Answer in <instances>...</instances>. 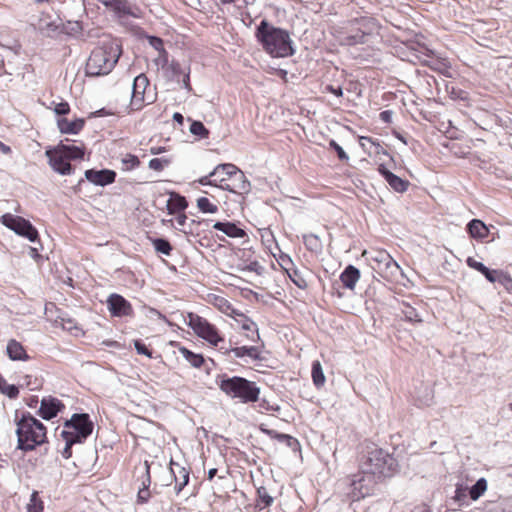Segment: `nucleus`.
<instances>
[{"label":"nucleus","mask_w":512,"mask_h":512,"mask_svg":"<svg viewBox=\"0 0 512 512\" xmlns=\"http://www.w3.org/2000/svg\"><path fill=\"white\" fill-rule=\"evenodd\" d=\"M17 448L30 452L48 442L46 426L26 412L16 419Z\"/></svg>","instance_id":"nucleus-3"},{"label":"nucleus","mask_w":512,"mask_h":512,"mask_svg":"<svg viewBox=\"0 0 512 512\" xmlns=\"http://www.w3.org/2000/svg\"><path fill=\"white\" fill-rule=\"evenodd\" d=\"M152 244L158 253L169 256L173 250L172 245L163 238L152 239Z\"/></svg>","instance_id":"nucleus-42"},{"label":"nucleus","mask_w":512,"mask_h":512,"mask_svg":"<svg viewBox=\"0 0 512 512\" xmlns=\"http://www.w3.org/2000/svg\"><path fill=\"white\" fill-rule=\"evenodd\" d=\"M188 207L186 198L178 193H171L169 200L167 201V210L169 214H177L185 211Z\"/></svg>","instance_id":"nucleus-29"},{"label":"nucleus","mask_w":512,"mask_h":512,"mask_svg":"<svg viewBox=\"0 0 512 512\" xmlns=\"http://www.w3.org/2000/svg\"><path fill=\"white\" fill-rule=\"evenodd\" d=\"M219 387L226 395L238 398L242 403L257 402L260 395V389L255 382L239 376L223 378Z\"/></svg>","instance_id":"nucleus-7"},{"label":"nucleus","mask_w":512,"mask_h":512,"mask_svg":"<svg viewBox=\"0 0 512 512\" xmlns=\"http://www.w3.org/2000/svg\"><path fill=\"white\" fill-rule=\"evenodd\" d=\"M380 119L383 122L389 123L391 121V112L388 110L382 111L380 113Z\"/></svg>","instance_id":"nucleus-60"},{"label":"nucleus","mask_w":512,"mask_h":512,"mask_svg":"<svg viewBox=\"0 0 512 512\" xmlns=\"http://www.w3.org/2000/svg\"><path fill=\"white\" fill-rule=\"evenodd\" d=\"M213 186L235 194H245L250 190V183L245 174L234 164L217 165L211 172Z\"/></svg>","instance_id":"nucleus-4"},{"label":"nucleus","mask_w":512,"mask_h":512,"mask_svg":"<svg viewBox=\"0 0 512 512\" xmlns=\"http://www.w3.org/2000/svg\"><path fill=\"white\" fill-rule=\"evenodd\" d=\"M325 91L334 94L337 97L343 96V91L341 87H334L333 85H327L325 87Z\"/></svg>","instance_id":"nucleus-58"},{"label":"nucleus","mask_w":512,"mask_h":512,"mask_svg":"<svg viewBox=\"0 0 512 512\" xmlns=\"http://www.w3.org/2000/svg\"><path fill=\"white\" fill-rule=\"evenodd\" d=\"M329 148L333 149L336 152L340 161L345 163L349 161V156L335 140L329 141Z\"/></svg>","instance_id":"nucleus-48"},{"label":"nucleus","mask_w":512,"mask_h":512,"mask_svg":"<svg viewBox=\"0 0 512 512\" xmlns=\"http://www.w3.org/2000/svg\"><path fill=\"white\" fill-rule=\"evenodd\" d=\"M63 440L65 441V447L62 450V456L65 459H69L72 457V454H73V452H72L73 445L78 444V443L73 440H69V439H63Z\"/></svg>","instance_id":"nucleus-54"},{"label":"nucleus","mask_w":512,"mask_h":512,"mask_svg":"<svg viewBox=\"0 0 512 512\" xmlns=\"http://www.w3.org/2000/svg\"><path fill=\"white\" fill-rule=\"evenodd\" d=\"M213 228L222 231L227 236L232 238H242L245 236V231L231 222H216Z\"/></svg>","instance_id":"nucleus-30"},{"label":"nucleus","mask_w":512,"mask_h":512,"mask_svg":"<svg viewBox=\"0 0 512 512\" xmlns=\"http://www.w3.org/2000/svg\"><path fill=\"white\" fill-rule=\"evenodd\" d=\"M175 215H176V217H175L176 223L179 226H184L187 221V215L185 214V212L183 211V212L177 213Z\"/></svg>","instance_id":"nucleus-59"},{"label":"nucleus","mask_w":512,"mask_h":512,"mask_svg":"<svg viewBox=\"0 0 512 512\" xmlns=\"http://www.w3.org/2000/svg\"><path fill=\"white\" fill-rule=\"evenodd\" d=\"M85 178L95 185L106 186L115 182L116 172L110 169H88L85 171Z\"/></svg>","instance_id":"nucleus-16"},{"label":"nucleus","mask_w":512,"mask_h":512,"mask_svg":"<svg viewBox=\"0 0 512 512\" xmlns=\"http://www.w3.org/2000/svg\"><path fill=\"white\" fill-rule=\"evenodd\" d=\"M170 471L174 476L175 491L177 494H179L184 489V487L189 483L190 470L180 465L178 462L171 460Z\"/></svg>","instance_id":"nucleus-18"},{"label":"nucleus","mask_w":512,"mask_h":512,"mask_svg":"<svg viewBox=\"0 0 512 512\" xmlns=\"http://www.w3.org/2000/svg\"><path fill=\"white\" fill-rule=\"evenodd\" d=\"M359 144H360V146L364 150H368L369 149L368 145L374 146L375 147V152H377V153L379 152L380 149H382L380 144L376 143L371 137L361 136L359 138Z\"/></svg>","instance_id":"nucleus-52"},{"label":"nucleus","mask_w":512,"mask_h":512,"mask_svg":"<svg viewBox=\"0 0 512 512\" xmlns=\"http://www.w3.org/2000/svg\"><path fill=\"white\" fill-rule=\"evenodd\" d=\"M487 490V481L485 478H480L477 482L470 488L469 496L472 500H478Z\"/></svg>","instance_id":"nucleus-37"},{"label":"nucleus","mask_w":512,"mask_h":512,"mask_svg":"<svg viewBox=\"0 0 512 512\" xmlns=\"http://www.w3.org/2000/svg\"><path fill=\"white\" fill-rule=\"evenodd\" d=\"M466 497V488L462 485H457L455 490V499L460 501Z\"/></svg>","instance_id":"nucleus-57"},{"label":"nucleus","mask_w":512,"mask_h":512,"mask_svg":"<svg viewBox=\"0 0 512 512\" xmlns=\"http://www.w3.org/2000/svg\"><path fill=\"white\" fill-rule=\"evenodd\" d=\"M120 169L123 172H130L140 167L141 161L138 156L132 153H122L119 155Z\"/></svg>","instance_id":"nucleus-32"},{"label":"nucleus","mask_w":512,"mask_h":512,"mask_svg":"<svg viewBox=\"0 0 512 512\" xmlns=\"http://www.w3.org/2000/svg\"><path fill=\"white\" fill-rule=\"evenodd\" d=\"M247 268L249 271L257 272L261 268V266L258 261H252L250 262Z\"/></svg>","instance_id":"nucleus-61"},{"label":"nucleus","mask_w":512,"mask_h":512,"mask_svg":"<svg viewBox=\"0 0 512 512\" xmlns=\"http://www.w3.org/2000/svg\"><path fill=\"white\" fill-rule=\"evenodd\" d=\"M286 274L298 288L304 290L308 287L307 281L305 280V278L302 276L301 272L298 269L293 267L292 270L286 272Z\"/></svg>","instance_id":"nucleus-43"},{"label":"nucleus","mask_w":512,"mask_h":512,"mask_svg":"<svg viewBox=\"0 0 512 512\" xmlns=\"http://www.w3.org/2000/svg\"><path fill=\"white\" fill-rule=\"evenodd\" d=\"M183 83L186 89L191 90L189 73L184 74Z\"/></svg>","instance_id":"nucleus-63"},{"label":"nucleus","mask_w":512,"mask_h":512,"mask_svg":"<svg viewBox=\"0 0 512 512\" xmlns=\"http://www.w3.org/2000/svg\"><path fill=\"white\" fill-rule=\"evenodd\" d=\"M231 318L235 321L237 328L242 331V335L247 341L258 342L260 340L258 326L250 317L236 310Z\"/></svg>","instance_id":"nucleus-14"},{"label":"nucleus","mask_w":512,"mask_h":512,"mask_svg":"<svg viewBox=\"0 0 512 512\" xmlns=\"http://www.w3.org/2000/svg\"><path fill=\"white\" fill-rule=\"evenodd\" d=\"M217 474V469L216 468H212L208 471V480H212L215 475Z\"/></svg>","instance_id":"nucleus-64"},{"label":"nucleus","mask_w":512,"mask_h":512,"mask_svg":"<svg viewBox=\"0 0 512 512\" xmlns=\"http://www.w3.org/2000/svg\"><path fill=\"white\" fill-rule=\"evenodd\" d=\"M358 468L360 472L381 480L394 475L398 468V462L392 454L376 443L365 442L358 454Z\"/></svg>","instance_id":"nucleus-1"},{"label":"nucleus","mask_w":512,"mask_h":512,"mask_svg":"<svg viewBox=\"0 0 512 512\" xmlns=\"http://www.w3.org/2000/svg\"><path fill=\"white\" fill-rule=\"evenodd\" d=\"M107 306L110 314L114 317L132 316L134 312L131 303L117 293L109 295Z\"/></svg>","instance_id":"nucleus-15"},{"label":"nucleus","mask_w":512,"mask_h":512,"mask_svg":"<svg viewBox=\"0 0 512 512\" xmlns=\"http://www.w3.org/2000/svg\"><path fill=\"white\" fill-rule=\"evenodd\" d=\"M372 261L378 264V269H385L392 271L394 269H399L398 263L393 259V257L384 249H375L372 251L371 256Z\"/></svg>","instance_id":"nucleus-20"},{"label":"nucleus","mask_w":512,"mask_h":512,"mask_svg":"<svg viewBox=\"0 0 512 512\" xmlns=\"http://www.w3.org/2000/svg\"><path fill=\"white\" fill-rule=\"evenodd\" d=\"M1 223L29 241L34 242L38 238L36 228L23 217L6 213L1 217Z\"/></svg>","instance_id":"nucleus-12"},{"label":"nucleus","mask_w":512,"mask_h":512,"mask_svg":"<svg viewBox=\"0 0 512 512\" xmlns=\"http://www.w3.org/2000/svg\"><path fill=\"white\" fill-rule=\"evenodd\" d=\"M303 242L305 247L313 252H317L322 248V242L315 234H307L303 236Z\"/></svg>","instance_id":"nucleus-41"},{"label":"nucleus","mask_w":512,"mask_h":512,"mask_svg":"<svg viewBox=\"0 0 512 512\" xmlns=\"http://www.w3.org/2000/svg\"><path fill=\"white\" fill-rule=\"evenodd\" d=\"M277 262L279 266L285 271L289 272L294 267V263L289 255L280 253V255L277 258Z\"/></svg>","instance_id":"nucleus-47"},{"label":"nucleus","mask_w":512,"mask_h":512,"mask_svg":"<svg viewBox=\"0 0 512 512\" xmlns=\"http://www.w3.org/2000/svg\"><path fill=\"white\" fill-rule=\"evenodd\" d=\"M197 207L203 213L215 214L218 212V205L211 202L207 197L198 198Z\"/></svg>","instance_id":"nucleus-40"},{"label":"nucleus","mask_w":512,"mask_h":512,"mask_svg":"<svg viewBox=\"0 0 512 512\" xmlns=\"http://www.w3.org/2000/svg\"><path fill=\"white\" fill-rule=\"evenodd\" d=\"M378 481L375 476L364 474L359 470L357 474L352 476L347 494L352 501H360L372 495Z\"/></svg>","instance_id":"nucleus-11"},{"label":"nucleus","mask_w":512,"mask_h":512,"mask_svg":"<svg viewBox=\"0 0 512 512\" xmlns=\"http://www.w3.org/2000/svg\"><path fill=\"white\" fill-rule=\"evenodd\" d=\"M467 231L471 237L484 239L488 236L489 230L483 221L478 219L471 220L467 225Z\"/></svg>","instance_id":"nucleus-31"},{"label":"nucleus","mask_w":512,"mask_h":512,"mask_svg":"<svg viewBox=\"0 0 512 512\" xmlns=\"http://www.w3.org/2000/svg\"><path fill=\"white\" fill-rule=\"evenodd\" d=\"M377 171L395 191L405 192L408 189L409 182L390 172L384 164H380Z\"/></svg>","instance_id":"nucleus-19"},{"label":"nucleus","mask_w":512,"mask_h":512,"mask_svg":"<svg viewBox=\"0 0 512 512\" xmlns=\"http://www.w3.org/2000/svg\"><path fill=\"white\" fill-rule=\"evenodd\" d=\"M0 392L10 399H16L19 396L18 387L8 383L2 376H0Z\"/></svg>","instance_id":"nucleus-39"},{"label":"nucleus","mask_w":512,"mask_h":512,"mask_svg":"<svg viewBox=\"0 0 512 512\" xmlns=\"http://www.w3.org/2000/svg\"><path fill=\"white\" fill-rule=\"evenodd\" d=\"M170 164V160L168 158H153L149 161V168L151 170L161 172Z\"/></svg>","instance_id":"nucleus-46"},{"label":"nucleus","mask_w":512,"mask_h":512,"mask_svg":"<svg viewBox=\"0 0 512 512\" xmlns=\"http://www.w3.org/2000/svg\"><path fill=\"white\" fill-rule=\"evenodd\" d=\"M205 301L229 317L237 310L225 297L215 293L207 294Z\"/></svg>","instance_id":"nucleus-22"},{"label":"nucleus","mask_w":512,"mask_h":512,"mask_svg":"<svg viewBox=\"0 0 512 512\" xmlns=\"http://www.w3.org/2000/svg\"><path fill=\"white\" fill-rule=\"evenodd\" d=\"M184 321L192 329L194 335L204 340L209 346L216 348L224 342V335L220 329L208 319L194 312H188Z\"/></svg>","instance_id":"nucleus-8"},{"label":"nucleus","mask_w":512,"mask_h":512,"mask_svg":"<svg viewBox=\"0 0 512 512\" xmlns=\"http://www.w3.org/2000/svg\"><path fill=\"white\" fill-rule=\"evenodd\" d=\"M240 341H233L230 339V347H220V350L224 355H231L238 359L249 358L252 361H259L262 359V349L260 346L256 345H242L240 346Z\"/></svg>","instance_id":"nucleus-13"},{"label":"nucleus","mask_w":512,"mask_h":512,"mask_svg":"<svg viewBox=\"0 0 512 512\" xmlns=\"http://www.w3.org/2000/svg\"><path fill=\"white\" fill-rule=\"evenodd\" d=\"M190 132L195 136H199L200 138H207L209 135L208 129L200 121H193L191 123Z\"/></svg>","instance_id":"nucleus-44"},{"label":"nucleus","mask_w":512,"mask_h":512,"mask_svg":"<svg viewBox=\"0 0 512 512\" xmlns=\"http://www.w3.org/2000/svg\"><path fill=\"white\" fill-rule=\"evenodd\" d=\"M261 431L267 434L270 438L276 439L280 442H283L286 446L290 447L292 450L296 451L300 448L299 441L288 434L278 433L275 430L265 429L262 426L260 427Z\"/></svg>","instance_id":"nucleus-25"},{"label":"nucleus","mask_w":512,"mask_h":512,"mask_svg":"<svg viewBox=\"0 0 512 512\" xmlns=\"http://www.w3.org/2000/svg\"><path fill=\"white\" fill-rule=\"evenodd\" d=\"M121 55L118 45H103L95 48L86 63V73L91 76L106 75L112 71Z\"/></svg>","instance_id":"nucleus-6"},{"label":"nucleus","mask_w":512,"mask_h":512,"mask_svg":"<svg viewBox=\"0 0 512 512\" xmlns=\"http://www.w3.org/2000/svg\"><path fill=\"white\" fill-rule=\"evenodd\" d=\"M145 467H146V472H145V478L142 481V488H140L137 493V503L138 504L147 503L151 497V492H150L149 487H150L152 481H151V475H150V465H149L148 461H145Z\"/></svg>","instance_id":"nucleus-28"},{"label":"nucleus","mask_w":512,"mask_h":512,"mask_svg":"<svg viewBox=\"0 0 512 512\" xmlns=\"http://www.w3.org/2000/svg\"><path fill=\"white\" fill-rule=\"evenodd\" d=\"M197 182L203 186H213V177L211 176V172L208 175L200 177Z\"/></svg>","instance_id":"nucleus-56"},{"label":"nucleus","mask_w":512,"mask_h":512,"mask_svg":"<svg viewBox=\"0 0 512 512\" xmlns=\"http://www.w3.org/2000/svg\"><path fill=\"white\" fill-rule=\"evenodd\" d=\"M311 376H312L313 384L317 388H322L325 385L326 377L324 375L320 361H318V360L313 361Z\"/></svg>","instance_id":"nucleus-35"},{"label":"nucleus","mask_w":512,"mask_h":512,"mask_svg":"<svg viewBox=\"0 0 512 512\" xmlns=\"http://www.w3.org/2000/svg\"><path fill=\"white\" fill-rule=\"evenodd\" d=\"M61 326L64 330L73 332L74 330H79L76 323L72 319H61Z\"/></svg>","instance_id":"nucleus-55"},{"label":"nucleus","mask_w":512,"mask_h":512,"mask_svg":"<svg viewBox=\"0 0 512 512\" xmlns=\"http://www.w3.org/2000/svg\"><path fill=\"white\" fill-rule=\"evenodd\" d=\"M134 347H135V349H136L138 354L145 355L148 358H152L153 357L152 350L149 349L145 345V343L142 342V340H140V339L134 340Z\"/></svg>","instance_id":"nucleus-50"},{"label":"nucleus","mask_w":512,"mask_h":512,"mask_svg":"<svg viewBox=\"0 0 512 512\" xmlns=\"http://www.w3.org/2000/svg\"><path fill=\"white\" fill-rule=\"evenodd\" d=\"M255 36L263 50L274 58L292 56L294 49L289 33L262 20L256 29Z\"/></svg>","instance_id":"nucleus-2"},{"label":"nucleus","mask_w":512,"mask_h":512,"mask_svg":"<svg viewBox=\"0 0 512 512\" xmlns=\"http://www.w3.org/2000/svg\"><path fill=\"white\" fill-rule=\"evenodd\" d=\"M64 404L57 398L48 397L41 400L39 415L45 419L50 420L57 416V414L64 408Z\"/></svg>","instance_id":"nucleus-17"},{"label":"nucleus","mask_w":512,"mask_h":512,"mask_svg":"<svg viewBox=\"0 0 512 512\" xmlns=\"http://www.w3.org/2000/svg\"><path fill=\"white\" fill-rule=\"evenodd\" d=\"M6 354L8 358L12 361H29L31 357L29 356L26 348L17 341L16 339H10L7 343Z\"/></svg>","instance_id":"nucleus-21"},{"label":"nucleus","mask_w":512,"mask_h":512,"mask_svg":"<svg viewBox=\"0 0 512 512\" xmlns=\"http://www.w3.org/2000/svg\"><path fill=\"white\" fill-rule=\"evenodd\" d=\"M173 120L176 121L177 123H179L180 125H182L184 122V117L181 113L176 112L173 115Z\"/></svg>","instance_id":"nucleus-62"},{"label":"nucleus","mask_w":512,"mask_h":512,"mask_svg":"<svg viewBox=\"0 0 512 512\" xmlns=\"http://www.w3.org/2000/svg\"><path fill=\"white\" fill-rule=\"evenodd\" d=\"M273 501V497L270 496L265 487H259L257 489V500L255 508L258 510V512L270 507L273 504Z\"/></svg>","instance_id":"nucleus-34"},{"label":"nucleus","mask_w":512,"mask_h":512,"mask_svg":"<svg viewBox=\"0 0 512 512\" xmlns=\"http://www.w3.org/2000/svg\"><path fill=\"white\" fill-rule=\"evenodd\" d=\"M358 21L355 20L350 23L348 28V33L345 37L342 38V41L346 45H355L358 43H363L366 37V33L362 31L360 28L354 27Z\"/></svg>","instance_id":"nucleus-27"},{"label":"nucleus","mask_w":512,"mask_h":512,"mask_svg":"<svg viewBox=\"0 0 512 512\" xmlns=\"http://www.w3.org/2000/svg\"><path fill=\"white\" fill-rule=\"evenodd\" d=\"M483 275L491 283L498 282L508 291L512 289V278L507 272L489 269V273Z\"/></svg>","instance_id":"nucleus-26"},{"label":"nucleus","mask_w":512,"mask_h":512,"mask_svg":"<svg viewBox=\"0 0 512 512\" xmlns=\"http://www.w3.org/2000/svg\"><path fill=\"white\" fill-rule=\"evenodd\" d=\"M178 351L180 354L195 368H201L205 362L202 354H197L184 346H179Z\"/></svg>","instance_id":"nucleus-33"},{"label":"nucleus","mask_w":512,"mask_h":512,"mask_svg":"<svg viewBox=\"0 0 512 512\" xmlns=\"http://www.w3.org/2000/svg\"><path fill=\"white\" fill-rule=\"evenodd\" d=\"M402 314L404 316V319L411 323H421L422 318L416 311L414 307L407 303H403L402 305Z\"/></svg>","instance_id":"nucleus-38"},{"label":"nucleus","mask_w":512,"mask_h":512,"mask_svg":"<svg viewBox=\"0 0 512 512\" xmlns=\"http://www.w3.org/2000/svg\"><path fill=\"white\" fill-rule=\"evenodd\" d=\"M94 424L87 413H74L69 420L63 424L60 433L62 439L73 440L79 444L84 443L92 434Z\"/></svg>","instance_id":"nucleus-9"},{"label":"nucleus","mask_w":512,"mask_h":512,"mask_svg":"<svg viewBox=\"0 0 512 512\" xmlns=\"http://www.w3.org/2000/svg\"><path fill=\"white\" fill-rule=\"evenodd\" d=\"M156 93L150 85L148 77L141 73L134 78L132 86V95L129 108L131 111H140L146 105L154 103Z\"/></svg>","instance_id":"nucleus-10"},{"label":"nucleus","mask_w":512,"mask_h":512,"mask_svg":"<svg viewBox=\"0 0 512 512\" xmlns=\"http://www.w3.org/2000/svg\"><path fill=\"white\" fill-rule=\"evenodd\" d=\"M108 5L123 15L130 13V6L126 0H111Z\"/></svg>","instance_id":"nucleus-45"},{"label":"nucleus","mask_w":512,"mask_h":512,"mask_svg":"<svg viewBox=\"0 0 512 512\" xmlns=\"http://www.w3.org/2000/svg\"><path fill=\"white\" fill-rule=\"evenodd\" d=\"M466 263L470 268L480 272L481 274L489 273V268H487L483 263L477 261L473 257H468Z\"/></svg>","instance_id":"nucleus-49"},{"label":"nucleus","mask_w":512,"mask_h":512,"mask_svg":"<svg viewBox=\"0 0 512 512\" xmlns=\"http://www.w3.org/2000/svg\"><path fill=\"white\" fill-rule=\"evenodd\" d=\"M23 379V384L30 390H37L41 387V382L37 378L32 379L31 375H25Z\"/></svg>","instance_id":"nucleus-53"},{"label":"nucleus","mask_w":512,"mask_h":512,"mask_svg":"<svg viewBox=\"0 0 512 512\" xmlns=\"http://www.w3.org/2000/svg\"><path fill=\"white\" fill-rule=\"evenodd\" d=\"M51 104L54 105L53 110L57 115L63 116L70 113L71 108L69 103L66 101H61L59 103L52 102Z\"/></svg>","instance_id":"nucleus-51"},{"label":"nucleus","mask_w":512,"mask_h":512,"mask_svg":"<svg viewBox=\"0 0 512 512\" xmlns=\"http://www.w3.org/2000/svg\"><path fill=\"white\" fill-rule=\"evenodd\" d=\"M360 279V271L353 265H348L340 274V281L347 289L354 290Z\"/></svg>","instance_id":"nucleus-24"},{"label":"nucleus","mask_w":512,"mask_h":512,"mask_svg":"<svg viewBox=\"0 0 512 512\" xmlns=\"http://www.w3.org/2000/svg\"><path fill=\"white\" fill-rule=\"evenodd\" d=\"M44 511V502L39 496L38 491H33L29 502L26 506V512H43Z\"/></svg>","instance_id":"nucleus-36"},{"label":"nucleus","mask_w":512,"mask_h":512,"mask_svg":"<svg viewBox=\"0 0 512 512\" xmlns=\"http://www.w3.org/2000/svg\"><path fill=\"white\" fill-rule=\"evenodd\" d=\"M85 146L83 143L80 145L66 144L60 141L58 145L53 148L47 149L45 152L50 167L61 175H71L74 168L70 161L81 160L84 158Z\"/></svg>","instance_id":"nucleus-5"},{"label":"nucleus","mask_w":512,"mask_h":512,"mask_svg":"<svg viewBox=\"0 0 512 512\" xmlns=\"http://www.w3.org/2000/svg\"><path fill=\"white\" fill-rule=\"evenodd\" d=\"M85 126V120L76 118L69 120L62 117L57 120V127L62 134H78Z\"/></svg>","instance_id":"nucleus-23"}]
</instances>
